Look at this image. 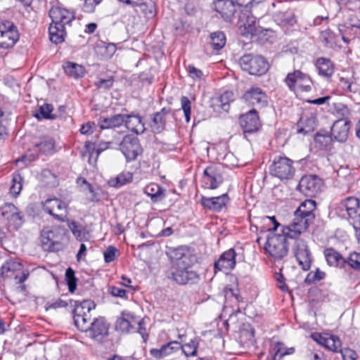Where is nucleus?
<instances>
[{
    "mask_svg": "<svg viewBox=\"0 0 360 360\" xmlns=\"http://www.w3.org/2000/svg\"><path fill=\"white\" fill-rule=\"evenodd\" d=\"M171 267L167 277L179 285L194 284L199 279V274L191 269L194 257L186 246H179L169 252Z\"/></svg>",
    "mask_w": 360,
    "mask_h": 360,
    "instance_id": "f257e3e1",
    "label": "nucleus"
},
{
    "mask_svg": "<svg viewBox=\"0 0 360 360\" xmlns=\"http://www.w3.org/2000/svg\"><path fill=\"white\" fill-rule=\"evenodd\" d=\"M316 203L314 200H305L294 212V219L286 226L285 230L293 236H300L305 232L315 218Z\"/></svg>",
    "mask_w": 360,
    "mask_h": 360,
    "instance_id": "f03ea898",
    "label": "nucleus"
},
{
    "mask_svg": "<svg viewBox=\"0 0 360 360\" xmlns=\"http://www.w3.org/2000/svg\"><path fill=\"white\" fill-rule=\"evenodd\" d=\"M286 226H283L281 233L269 232L264 244V250L275 261L285 258L288 253V238H296L300 236H293L285 230Z\"/></svg>",
    "mask_w": 360,
    "mask_h": 360,
    "instance_id": "7ed1b4c3",
    "label": "nucleus"
},
{
    "mask_svg": "<svg viewBox=\"0 0 360 360\" xmlns=\"http://www.w3.org/2000/svg\"><path fill=\"white\" fill-rule=\"evenodd\" d=\"M72 307H74L73 319L75 326L83 332H87L91 326L90 311L95 308L94 303L91 300H84L79 303L77 301L70 300Z\"/></svg>",
    "mask_w": 360,
    "mask_h": 360,
    "instance_id": "20e7f679",
    "label": "nucleus"
},
{
    "mask_svg": "<svg viewBox=\"0 0 360 360\" xmlns=\"http://www.w3.org/2000/svg\"><path fill=\"white\" fill-rule=\"evenodd\" d=\"M269 173L281 181L292 179L295 174L293 161L285 156H276L269 167Z\"/></svg>",
    "mask_w": 360,
    "mask_h": 360,
    "instance_id": "39448f33",
    "label": "nucleus"
},
{
    "mask_svg": "<svg viewBox=\"0 0 360 360\" xmlns=\"http://www.w3.org/2000/svg\"><path fill=\"white\" fill-rule=\"evenodd\" d=\"M63 236L64 230L60 226L44 229L41 233L42 248L49 252L61 250L63 248L61 243Z\"/></svg>",
    "mask_w": 360,
    "mask_h": 360,
    "instance_id": "423d86ee",
    "label": "nucleus"
},
{
    "mask_svg": "<svg viewBox=\"0 0 360 360\" xmlns=\"http://www.w3.org/2000/svg\"><path fill=\"white\" fill-rule=\"evenodd\" d=\"M338 210H345L349 219L353 220L356 236L360 241V200L355 197H347L340 201Z\"/></svg>",
    "mask_w": 360,
    "mask_h": 360,
    "instance_id": "0eeeda50",
    "label": "nucleus"
},
{
    "mask_svg": "<svg viewBox=\"0 0 360 360\" xmlns=\"http://www.w3.org/2000/svg\"><path fill=\"white\" fill-rule=\"evenodd\" d=\"M240 65L243 70L252 75H262L269 69V63L261 56L245 54L240 58Z\"/></svg>",
    "mask_w": 360,
    "mask_h": 360,
    "instance_id": "6e6552de",
    "label": "nucleus"
},
{
    "mask_svg": "<svg viewBox=\"0 0 360 360\" xmlns=\"http://www.w3.org/2000/svg\"><path fill=\"white\" fill-rule=\"evenodd\" d=\"M284 82L289 89L294 92H309L311 90L312 81L310 77L300 70L289 72Z\"/></svg>",
    "mask_w": 360,
    "mask_h": 360,
    "instance_id": "1a4fd4ad",
    "label": "nucleus"
},
{
    "mask_svg": "<svg viewBox=\"0 0 360 360\" xmlns=\"http://www.w3.org/2000/svg\"><path fill=\"white\" fill-rule=\"evenodd\" d=\"M1 275L4 278H14L18 283H22L27 278L29 273L23 271L20 262L8 259L1 266Z\"/></svg>",
    "mask_w": 360,
    "mask_h": 360,
    "instance_id": "9d476101",
    "label": "nucleus"
},
{
    "mask_svg": "<svg viewBox=\"0 0 360 360\" xmlns=\"http://www.w3.org/2000/svg\"><path fill=\"white\" fill-rule=\"evenodd\" d=\"M19 39V34L14 24L8 20L0 22V47H13Z\"/></svg>",
    "mask_w": 360,
    "mask_h": 360,
    "instance_id": "9b49d317",
    "label": "nucleus"
},
{
    "mask_svg": "<svg viewBox=\"0 0 360 360\" xmlns=\"http://www.w3.org/2000/svg\"><path fill=\"white\" fill-rule=\"evenodd\" d=\"M292 246V251L300 266L304 271H308L311 265L312 257L311 251L306 241L297 238Z\"/></svg>",
    "mask_w": 360,
    "mask_h": 360,
    "instance_id": "f8f14e48",
    "label": "nucleus"
},
{
    "mask_svg": "<svg viewBox=\"0 0 360 360\" xmlns=\"http://www.w3.org/2000/svg\"><path fill=\"white\" fill-rule=\"evenodd\" d=\"M120 150L127 161L135 160L142 153V148L137 137L126 135L120 143Z\"/></svg>",
    "mask_w": 360,
    "mask_h": 360,
    "instance_id": "ddd939ff",
    "label": "nucleus"
},
{
    "mask_svg": "<svg viewBox=\"0 0 360 360\" xmlns=\"http://www.w3.org/2000/svg\"><path fill=\"white\" fill-rule=\"evenodd\" d=\"M322 186L321 179L316 175L303 176L297 189L306 196L314 197L318 194Z\"/></svg>",
    "mask_w": 360,
    "mask_h": 360,
    "instance_id": "4468645a",
    "label": "nucleus"
},
{
    "mask_svg": "<svg viewBox=\"0 0 360 360\" xmlns=\"http://www.w3.org/2000/svg\"><path fill=\"white\" fill-rule=\"evenodd\" d=\"M243 101L250 106L262 108L267 105V96L259 87H252L245 92L242 97Z\"/></svg>",
    "mask_w": 360,
    "mask_h": 360,
    "instance_id": "2eb2a0df",
    "label": "nucleus"
},
{
    "mask_svg": "<svg viewBox=\"0 0 360 360\" xmlns=\"http://www.w3.org/2000/svg\"><path fill=\"white\" fill-rule=\"evenodd\" d=\"M67 205L58 198L47 199L44 210L60 221H65L67 217Z\"/></svg>",
    "mask_w": 360,
    "mask_h": 360,
    "instance_id": "dca6fc26",
    "label": "nucleus"
},
{
    "mask_svg": "<svg viewBox=\"0 0 360 360\" xmlns=\"http://www.w3.org/2000/svg\"><path fill=\"white\" fill-rule=\"evenodd\" d=\"M49 16L52 24L64 27L69 25L75 18L72 11L60 6H53L49 11Z\"/></svg>",
    "mask_w": 360,
    "mask_h": 360,
    "instance_id": "f3484780",
    "label": "nucleus"
},
{
    "mask_svg": "<svg viewBox=\"0 0 360 360\" xmlns=\"http://www.w3.org/2000/svg\"><path fill=\"white\" fill-rule=\"evenodd\" d=\"M239 122L244 133H253L257 131L260 127L259 116L255 109L250 110L241 115Z\"/></svg>",
    "mask_w": 360,
    "mask_h": 360,
    "instance_id": "a211bd4d",
    "label": "nucleus"
},
{
    "mask_svg": "<svg viewBox=\"0 0 360 360\" xmlns=\"http://www.w3.org/2000/svg\"><path fill=\"white\" fill-rule=\"evenodd\" d=\"M350 121L346 119L336 120L331 127V136L333 140L345 143L349 134Z\"/></svg>",
    "mask_w": 360,
    "mask_h": 360,
    "instance_id": "6ab92c4d",
    "label": "nucleus"
},
{
    "mask_svg": "<svg viewBox=\"0 0 360 360\" xmlns=\"http://www.w3.org/2000/svg\"><path fill=\"white\" fill-rule=\"evenodd\" d=\"M311 338L328 350L338 352L341 349L340 340L335 335L316 333L311 335Z\"/></svg>",
    "mask_w": 360,
    "mask_h": 360,
    "instance_id": "aec40b11",
    "label": "nucleus"
},
{
    "mask_svg": "<svg viewBox=\"0 0 360 360\" xmlns=\"http://www.w3.org/2000/svg\"><path fill=\"white\" fill-rule=\"evenodd\" d=\"M236 252L234 249L231 248L225 251L214 262V269L218 271H229L233 269L236 266Z\"/></svg>",
    "mask_w": 360,
    "mask_h": 360,
    "instance_id": "412c9836",
    "label": "nucleus"
},
{
    "mask_svg": "<svg viewBox=\"0 0 360 360\" xmlns=\"http://www.w3.org/2000/svg\"><path fill=\"white\" fill-rule=\"evenodd\" d=\"M89 336L97 341H101L108 335V326L103 317L95 319L91 323L89 330L87 331Z\"/></svg>",
    "mask_w": 360,
    "mask_h": 360,
    "instance_id": "4be33fe9",
    "label": "nucleus"
},
{
    "mask_svg": "<svg viewBox=\"0 0 360 360\" xmlns=\"http://www.w3.org/2000/svg\"><path fill=\"white\" fill-rule=\"evenodd\" d=\"M124 124L129 131L137 135L142 134L146 131L145 123L139 114L132 112L124 115Z\"/></svg>",
    "mask_w": 360,
    "mask_h": 360,
    "instance_id": "5701e85b",
    "label": "nucleus"
},
{
    "mask_svg": "<svg viewBox=\"0 0 360 360\" xmlns=\"http://www.w3.org/2000/svg\"><path fill=\"white\" fill-rule=\"evenodd\" d=\"M229 201L227 194H222L217 197L207 198L202 196L200 202L202 205L210 210L219 212L226 205Z\"/></svg>",
    "mask_w": 360,
    "mask_h": 360,
    "instance_id": "b1692460",
    "label": "nucleus"
},
{
    "mask_svg": "<svg viewBox=\"0 0 360 360\" xmlns=\"http://www.w3.org/2000/svg\"><path fill=\"white\" fill-rule=\"evenodd\" d=\"M1 214L14 228H18L21 224V217L18 209L11 203L6 204L2 207Z\"/></svg>",
    "mask_w": 360,
    "mask_h": 360,
    "instance_id": "393cba45",
    "label": "nucleus"
},
{
    "mask_svg": "<svg viewBox=\"0 0 360 360\" xmlns=\"http://www.w3.org/2000/svg\"><path fill=\"white\" fill-rule=\"evenodd\" d=\"M204 183L210 189H216L222 183V177L214 167H208L204 170Z\"/></svg>",
    "mask_w": 360,
    "mask_h": 360,
    "instance_id": "a878e982",
    "label": "nucleus"
},
{
    "mask_svg": "<svg viewBox=\"0 0 360 360\" xmlns=\"http://www.w3.org/2000/svg\"><path fill=\"white\" fill-rule=\"evenodd\" d=\"M327 264L333 267L343 268L347 259L334 248H326L323 252Z\"/></svg>",
    "mask_w": 360,
    "mask_h": 360,
    "instance_id": "bb28decb",
    "label": "nucleus"
},
{
    "mask_svg": "<svg viewBox=\"0 0 360 360\" xmlns=\"http://www.w3.org/2000/svg\"><path fill=\"white\" fill-rule=\"evenodd\" d=\"M241 29V34L246 37L257 36L263 32L262 27L257 25L256 18L254 16H247L246 21Z\"/></svg>",
    "mask_w": 360,
    "mask_h": 360,
    "instance_id": "cd10ccee",
    "label": "nucleus"
},
{
    "mask_svg": "<svg viewBox=\"0 0 360 360\" xmlns=\"http://www.w3.org/2000/svg\"><path fill=\"white\" fill-rule=\"evenodd\" d=\"M124 120V114H116L108 117H101L98 125L102 129L115 128L122 126Z\"/></svg>",
    "mask_w": 360,
    "mask_h": 360,
    "instance_id": "c85d7f7f",
    "label": "nucleus"
},
{
    "mask_svg": "<svg viewBox=\"0 0 360 360\" xmlns=\"http://www.w3.org/2000/svg\"><path fill=\"white\" fill-rule=\"evenodd\" d=\"M134 323H136L134 316L129 312L124 311L122 313V316L117 320L115 328L117 330L128 333Z\"/></svg>",
    "mask_w": 360,
    "mask_h": 360,
    "instance_id": "c756f323",
    "label": "nucleus"
},
{
    "mask_svg": "<svg viewBox=\"0 0 360 360\" xmlns=\"http://www.w3.org/2000/svg\"><path fill=\"white\" fill-rule=\"evenodd\" d=\"M50 40L56 44H58L65 41L66 36L65 27L55 24H51L49 28Z\"/></svg>",
    "mask_w": 360,
    "mask_h": 360,
    "instance_id": "7c9ffc66",
    "label": "nucleus"
},
{
    "mask_svg": "<svg viewBox=\"0 0 360 360\" xmlns=\"http://www.w3.org/2000/svg\"><path fill=\"white\" fill-rule=\"evenodd\" d=\"M144 192L150 197L153 202H160L165 197V190L156 184H150L146 186Z\"/></svg>",
    "mask_w": 360,
    "mask_h": 360,
    "instance_id": "2f4dec72",
    "label": "nucleus"
},
{
    "mask_svg": "<svg viewBox=\"0 0 360 360\" xmlns=\"http://www.w3.org/2000/svg\"><path fill=\"white\" fill-rule=\"evenodd\" d=\"M65 74L75 79L82 77L84 75V68L82 65L73 62H65L63 65Z\"/></svg>",
    "mask_w": 360,
    "mask_h": 360,
    "instance_id": "473e14b6",
    "label": "nucleus"
},
{
    "mask_svg": "<svg viewBox=\"0 0 360 360\" xmlns=\"http://www.w3.org/2000/svg\"><path fill=\"white\" fill-rule=\"evenodd\" d=\"M214 9L219 13L223 18L229 17L234 12V6L230 0H217L214 3Z\"/></svg>",
    "mask_w": 360,
    "mask_h": 360,
    "instance_id": "72a5a7b5",
    "label": "nucleus"
},
{
    "mask_svg": "<svg viewBox=\"0 0 360 360\" xmlns=\"http://www.w3.org/2000/svg\"><path fill=\"white\" fill-rule=\"evenodd\" d=\"M316 67L320 75L325 77H330L334 72V68L330 60L321 58L316 61Z\"/></svg>",
    "mask_w": 360,
    "mask_h": 360,
    "instance_id": "f704fd0d",
    "label": "nucleus"
},
{
    "mask_svg": "<svg viewBox=\"0 0 360 360\" xmlns=\"http://www.w3.org/2000/svg\"><path fill=\"white\" fill-rule=\"evenodd\" d=\"M333 137L328 134L317 133L314 136L315 146L320 150H328L331 148Z\"/></svg>",
    "mask_w": 360,
    "mask_h": 360,
    "instance_id": "c9c22d12",
    "label": "nucleus"
},
{
    "mask_svg": "<svg viewBox=\"0 0 360 360\" xmlns=\"http://www.w3.org/2000/svg\"><path fill=\"white\" fill-rule=\"evenodd\" d=\"M39 180L45 186L54 187L58 185V177L49 169H43L38 176Z\"/></svg>",
    "mask_w": 360,
    "mask_h": 360,
    "instance_id": "e433bc0d",
    "label": "nucleus"
},
{
    "mask_svg": "<svg viewBox=\"0 0 360 360\" xmlns=\"http://www.w3.org/2000/svg\"><path fill=\"white\" fill-rule=\"evenodd\" d=\"M77 183L79 186L80 191L84 193L90 200L94 201L97 200V196L94 187L85 179L78 178Z\"/></svg>",
    "mask_w": 360,
    "mask_h": 360,
    "instance_id": "4c0bfd02",
    "label": "nucleus"
},
{
    "mask_svg": "<svg viewBox=\"0 0 360 360\" xmlns=\"http://www.w3.org/2000/svg\"><path fill=\"white\" fill-rule=\"evenodd\" d=\"M53 107L51 104L45 103L39 107L38 112L34 114L37 119L55 120L57 115L53 113Z\"/></svg>",
    "mask_w": 360,
    "mask_h": 360,
    "instance_id": "58836bf2",
    "label": "nucleus"
},
{
    "mask_svg": "<svg viewBox=\"0 0 360 360\" xmlns=\"http://www.w3.org/2000/svg\"><path fill=\"white\" fill-rule=\"evenodd\" d=\"M210 44L214 50H220L226 44L225 34L220 31L214 32L210 34Z\"/></svg>",
    "mask_w": 360,
    "mask_h": 360,
    "instance_id": "ea45409f",
    "label": "nucleus"
},
{
    "mask_svg": "<svg viewBox=\"0 0 360 360\" xmlns=\"http://www.w3.org/2000/svg\"><path fill=\"white\" fill-rule=\"evenodd\" d=\"M35 147L42 153H51L55 147V143L52 138L44 137L39 143L35 144Z\"/></svg>",
    "mask_w": 360,
    "mask_h": 360,
    "instance_id": "a19ab883",
    "label": "nucleus"
},
{
    "mask_svg": "<svg viewBox=\"0 0 360 360\" xmlns=\"http://www.w3.org/2000/svg\"><path fill=\"white\" fill-rule=\"evenodd\" d=\"M22 188V177L21 175L15 172L13 174L12 184L10 187V193L13 197H17Z\"/></svg>",
    "mask_w": 360,
    "mask_h": 360,
    "instance_id": "79ce46f5",
    "label": "nucleus"
},
{
    "mask_svg": "<svg viewBox=\"0 0 360 360\" xmlns=\"http://www.w3.org/2000/svg\"><path fill=\"white\" fill-rule=\"evenodd\" d=\"M319 38L326 47L333 48L336 44L335 34L330 30L321 32Z\"/></svg>",
    "mask_w": 360,
    "mask_h": 360,
    "instance_id": "37998d69",
    "label": "nucleus"
},
{
    "mask_svg": "<svg viewBox=\"0 0 360 360\" xmlns=\"http://www.w3.org/2000/svg\"><path fill=\"white\" fill-rule=\"evenodd\" d=\"M165 126V119L160 113H155L152 120L151 129L153 133L159 134Z\"/></svg>",
    "mask_w": 360,
    "mask_h": 360,
    "instance_id": "c03bdc74",
    "label": "nucleus"
},
{
    "mask_svg": "<svg viewBox=\"0 0 360 360\" xmlns=\"http://www.w3.org/2000/svg\"><path fill=\"white\" fill-rule=\"evenodd\" d=\"M132 181V174L130 172H122L114 179L110 181L112 186L120 187Z\"/></svg>",
    "mask_w": 360,
    "mask_h": 360,
    "instance_id": "a18cd8bd",
    "label": "nucleus"
},
{
    "mask_svg": "<svg viewBox=\"0 0 360 360\" xmlns=\"http://www.w3.org/2000/svg\"><path fill=\"white\" fill-rule=\"evenodd\" d=\"M68 227L77 240L82 241L86 238L85 229L82 226L78 225L75 221H71L68 224Z\"/></svg>",
    "mask_w": 360,
    "mask_h": 360,
    "instance_id": "49530a36",
    "label": "nucleus"
},
{
    "mask_svg": "<svg viewBox=\"0 0 360 360\" xmlns=\"http://www.w3.org/2000/svg\"><path fill=\"white\" fill-rule=\"evenodd\" d=\"M274 359L273 360H280L282 356L292 353L293 348L290 349V352H287L284 345L281 342H276L273 347Z\"/></svg>",
    "mask_w": 360,
    "mask_h": 360,
    "instance_id": "de8ad7c7",
    "label": "nucleus"
},
{
    "mask_svg": "<svg viewBox=\"0 0 360 360\" xmlns=\"http://www.w3.org/2000/svg\"><path fill=\"white\" fill-rule=\"evenodd\" d=\"M65 280L70 292H73L77 288V278L75 276V271L70 267L66 270Z\"/></svg>",
    "mask_w": 360,
    "mask_h": 360,
    "instance_id": "09e8293b",
    "label": "nucleus"
},
{
    "mask_svg": "<svg viewBox=\"0 0 360 360\" xmlns=\"http://www.w3.org/2000/svg\"><path fill=\"white\" fill-rule=\"evenodd\" d=\"M180 348L186 356H195L197 352L198 342L196 340H192L190 342L181 345Z\"/></svg>",
    "mask_w": 360,
    "mask_h": 360,
    "instance_id": "8fccbe9b",
    "label": "nucleus"
},
{
    "mask_svg": "<svg viewBox=\"0 0 360 360\" xmlns=\"http://www.w3.org/2000/svg\"><path fill=\"white\" fill-rule=\"evenodd\" d=\"M181 345L177 341L170 342L165 345H162L160 348L162 356L165 357L167 355L171 354L174 351L180 349Z\"/></svg>",
    "mask_w": 360,
    "mask_h": 360,
    "instance_id": "3c124183",
    "label": "nucleus"
},
{
    "mask_svg": "<svg viewBox=\"0 0 360 360\" xmlns=\"http://www.w3.org/2000/svg\"><path fill=\"white\" fill-rule=\"evenodd\" d=\"M326 276V273L317 269L314 272L311 271L305 278L307 283H312L323 280Z\"/></svg>",
    "mask_w": 360,
    "mask_h": 360,
    "instance_id": "603ef678",
    "label": "nucleus"
},
{
    "mask_svg": "<svg viewBox=\"0 0 360 360\" xmlns=\"http://www.w3.org/2000/svg\"><path fill=\"white\" fill-rule=\"evenodd\" d=\"M181 105L184 111L186 122H189L191 120V103L186 96H182L181 98Z\"/></svg>",
    "mask_w": 360,
    "mask_h": 360,
    "instance_id": "864d4df0",
    "label": "nucleus"
},
{
    "mask_svg": "<svg viewBox=\"0 0 360 360\" xmlns=\"http://www.w3.org/2000/svg\"><path fill=\"white\" fill-rule=\"evenodd\" d=\"M221 103V108L225 111L229 108V103L233 101V94L231 91H226L219 98Z\"/></svg>",
    "mask_w": 360,
    "mask_h": 360,
    "instance_id": "5fc2aeb1",
    "label": "nucleus"
},
{
    "mask_svg": "<svg viewBox=\"0 0 360 360\" xmlns=\"http://www.w3.org/2000/svg\"><path fill=\"white\" fill-rule=\"evenodd\" d=\"M347 263L354 269H360V253H351L347 259Z\"/></svg>",
    "mask_w": 360,
    "mask_h": 360,
    "instance_id": "6e6d98bb",
    "label": "nucleus"
},
{
    "mask_svg": "<svg viewBox=\"0 0 360 360\" xmlns=\"http://www.w3.org/2000/svg\"><path fill=\"white\" fill-rule=\"evenodd\" d=\"M138 5H140V6L142 8V11H143L146 18H150L155 15V4L153 1H150V3L148 4L144 3L139 4Z\"/></svg>",
    "mask_w": 360,
    "mask_h": 360,
    "instance_id": "4d7b16f0",
    "label": "nucleus"
},
{
    "mask_svg": "<svg viewBox=\"0 0 360 360\" xmlns=\"http://www.w3.org/2000/svg\"><path fill=\"white\" fill-rule=\"evenodd\" d=\"M118 250L113 246H109L103 252L105 262L110 263L115 259Z\"/></svg>",
    "mask_w": 360,
    "mask_h": 360,
    "instance_id": "13d9d810",
    "label": "nucleus"
},
{
    "mask_svg": "<svg viewBox=\"0 0 360 360\" xmlns=\"http://www.w3.org/2000/svg\"><path fill=\"white\" fill-rule=\"evenodd\" d=\"M109 292L113 296L120 298H127V291L117 286H110Z\"/></svg>",
    "mask_w": 360,
    "mask_h": 360,
    "instance_id": "bf43d9fd",
    "label": "nucleus"
},
{
    "mask_svg": "<svg viewBox=\"0 0 360 360\" xmlns=\"http://www.w3.org/2000/svg\"><path fill=\"white\" fill-rule=\"evenodd\" d=\"M102 0H84V10L88 13L94 11L95 8L98 5Z\"/></svg>",
    "mask_w": 360,
    "mask_h": 360,
    "instance_id": "052dcab7",
    "label": "nucleus"
},
{
    "mask_svg": "<svg viewBox=\"0 0 360 360\" xmlns=\"http://www.w3.org/2000/svg\"><path fill=\"white\" fill-rule=\"evenodd\" d=\"M189 75L193 79H200L203 76L202 72L193 65H189L187 68Z\"/></svg>",
    "mask_w": 360,
    "mask_h": 360,
    "instance_id": "680f3d73",
    "label": "nucleus"
},
{
    "mask_svg": "<svg viewBox=\"0 0 360 360\" xmlns=\"http://www.w3.org/2000/svg\"><path fill=\"white\" fill-rule=\"evenodd\" d=\"M340 352L343 360H356L357 355L354 350L345 348L344 349H340Z\"/></svg>",
    "mask_w": 360,
    "mask_h": 360,
    "instance_id": "e2e57ef3",
    "label": "nucleus"
},
{
    "mask_svg": "<svg viewBox=\"0 0 360 360\" xmlns=\"http://www.w3.org/2000/svg\"><path fill=\"white\" fill-rule=\"evenodd\" d=\"M95 128L96 124L94 122H88L81 126L79 131L82 134H88L92 133Z\"/></svg>",
    "mask_w": 360,
    "mask_h": 360,
    "instance_id": "0e129e2a",
    "label": "nucleus"
},
{
    "mask_svg": "<svg viewBox=\"0 0 360 360\" xmlns=\"http://www.w3.org/2000/svg\"><path fill=\"white\" fill-rule=\"evenodd\" d=\"M70 300H68V302L65 301V300H63L62 299H58L56 301H54L53 302H52L50 305H49V308H53V309H58V308H61V307H67L68 304H71L70 303Z\"/></svg>",
    "mask_w": 360,
    "mask_h": 360,
    "instance_id": "69168bd1",
    "label": "nucleus"
},
{
    "mask_svg": "<svg viewBox=\"0 0 360 360\" xmlns=\"http://www.w3.org/2000/svg\"><path fill=\"white\" fill-rule=\"evenodd\" d=\"M113 80L111 78L107 79H101L96 83V86L100 89H108L112 86Z\"/></svg>",
    "mask_w": 360,
    "mask_h": 360,
    "instance_id": "338daca9",
    "label": "nucleus"
},
{
    "mask_svg": "<svg viewBox=\"0 0 360 360\" xmlns=\"http://www.w3.org/2000/svg\"><path fill=\"white\" fill-rule=\"evenodd\" d=\"M308 357L309 358V360H325L323 358V354L320 352H311Z\"/></svg>",
    "mask_w": 360,
    "mask_h": 360,
    "instance_id": "774afa93",
    "label": "nucleus"
}]
</instances>
